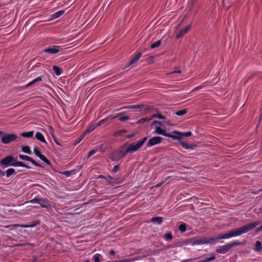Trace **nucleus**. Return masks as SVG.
Instances as JSON below:
<instances>
[{
    "instance_id": "1",
    "label": "nucleus",
    "mask_w": 262,
    "mask_h": 262,
    "mask_svg": "<svg viewBox=\"0 0 262 262\" xmlns=\"http://www.w3.org/2000/svg\"><path fill=\"white\" fill-rule=\"evenodd\" d=\"M154 133L159 135H162L164 136L169 137L172 139L177 140L181 144L183 148L186 149H194L197 147V145L194 144H189L187 142L182 141V139L183 137H190L192 135V133L190 131L186 132H181L178 130H174L172 132V134L170 133H166L165 130L159 126L156 127V130Z\"/></svg>"
},
{
    "instance_id": "2",
    "label": "nucleus",
    "mask_w": 262,
    "mask_h": 262,
    "mask_svg": "<svg viewBox=\"0 0 262 262\" xmlns=\"http://www.w3.org/2000/svg\"><path fill=\"white\" fill-rule=\"evenodd\" d=\"M259 224V221H255L248 225H245L243 226L239 227L237 228H236L235 229L231 230L230 231L225 234H220L216 237H211L212 243H217L219 242V240L220 239H227L232 237L241 235L242 234L246 233L247 232L252 230Z\"/></svg>"
},
{
    "instance_id": "3",
    "label": "nucleus",
    "mask_w": 262,
    "mask_h": 262,
    "mask_svg": "<svg viewBox=\"0 0 262 262\" xmlns=\"http://www.w3.org/2000/svg\"><path fill=\"white\" fill-rule=\"evenodd\" d=\"M1 165L3 168L10 166L22 167L30 169L31 167L27 165L24 162L18 161L17 159L14 158L12 155H9L1 160Z\"/></svg>"
},
{
    "instance_id": "4",
    "label": "nucleus",
    "mask_w": 262,
    "mask_h": 262,
    "mask_svg": "<svg viewBox=\"0 0 262 262\" xmlns=\"http://www.w3.org/2000/svg\"><path fill=\"white\" fill-rule=\"evenodd\" d=\"M243 244L244 243L240 242L238 241H232L225 245L219 246L216 248L215 251L219 253L225 254L234 246H239Z\"/></svg>"
},
{
    "instance_id": "5",
    "label": "nucleus",
    "mask_w": 262,
    "mask_h": 262,
    "mask_svg": "<svg viewBox=\"0 0 262 262\" xmlns=\"http://www.w3.org/2000/svg\"><path fill=\"white\" fill-rule=\"evenodd\" d=\"M125 149V147L122 146L118 150L114 151L110 155V159L112 161H118L123 159L127 154Z\"/></svg>"
},
{
    "instance_id": "6",
    "label": "nucleus",
    "mask_w": 262,
    "mask_h": 262,
    "mask_svg": "<svg viewBox=\"0 0 262 262\" xmlns=\"http://www.w3.org/2000/svg\"><path fill=\"white\" fill-rule=\"evenodd\" d=\"M189 243L192 245H199L203 244H212V238H205L201 237H195L189 239Z\"/></svg>"
},
{
    "instance_id": "7",
    "label": "nucleus",
    "mask_w": 262,
    "mask_h": 262,
    "mask_svg": "<svg viewBox=\"0 0 262 262\" xmlns=\"http://www.w3.org/2000/svg\"><path fill=\"white\" fill-rule=\"evenodd\" d=\"M17 138V135L14 133L7 134L1 131V141L4 144H9L15 141Z\"/></svg>"
},
{
    "instance_id": "8",
    "label": "nucleus",
    "mask_w": 262,
    "mask_h": 262,
    "mask_svg": "<svg viewBox=\"0 0 262 262\" xmlns=\"http://www.w3.org/2000/svg\"><path fill=\"white\" fill-rule=\"evenodd\" d=\"M40 224V221L39 220H36L32 222V223L31 224H27V225H18V224H14V225H8V226H3V227L5 228H8L10 230H12L15 229H16V227H21L24 228H32ZM2 227V226H1Z\"/></svg>"
},
{
    "instance_id": "9",
    "label": "nucleus",
    "mask_w": 262,
    "mask_h": 262,
    "mask_svg": "<svg viewBox=\"0 0 262 262\" xmlns=\"http://www.w3.org/2000/svg\"><path fill=\"white\" fill-rule=\"evenodd\" d=\"M140 147L141 146L137 142H136L130 144L125 150L127 154L128 153H133L137 151Z\"/></svg>"
},
{
    "instance_id": "10",
    "label": "nucleus",
    "mask_w": 262,
    "mask_h": 262,
    "mask_svg": "<svg viewBox=\"0 0 262 262\" xmlns=\"http://www.w3.org/2000/svg\"><path fill=\"white\" fill-rule=\"evenodd\" d=\"M162 138L160 136H156L150 139L146 143L147 147L153 146L160 143L162 142Z\"/></svg>"
},
{
    "instance_id": "11",
    "label": "nucleus",
    "mask_w": 262,
    "mask_h": 262,
    "mask_svg": "<svg viewBox=\"0 0 262 262\" xmlns=\"http://www.w3.org/2000/svg\"><path fill=\"white\" fill-rule=\"evenodd\" d=\"M60 47L58 46H51L45 49L43 51L50 54H54L60 51Z\"/></svg>"
},
{
    "instance_id": "12",
    "label": "nucleus",
    "mask_w": 262,
    "mask_h": 262,
    "mask_svg": "<svg viewBox=\"0 0 262 262\" xmlns=\"http://www.w3.org/2000/svg\"><path fill=\"white\" fill-rule=\"evenodd\" d=\"M19 158L22 160L29 161L31 162L34 165L36 166L43 167L42 165L37 163L34 160H33L31 157L29 156L24 155H19Z\"/></svg>"
},
{
    "instance_id": "13",
    "label": "nucleus",
    "mask_w": 262,
    "mask_h": 262,
    "mask_svg": "<svg viewBox=\"0 0 262 262\" xmlns=\"http://www.w3.org/2000/svg\"><path fill=\"white\" fill-rule=\"evenodd\" d=\"M144 108V111L145 112H147L150 110V108L148 107L147 106H145L144 105L141 104H137V105H129L124 106L121 109L123 108H127L130 110H136V109H142Z\"/></svg>"
},
{
    "instance_id": "14",
    "label": "nucleus",
    "mask_w": 262,
    "mask_h": 262,
    "mask_svg": "<svg viewBox=\"0 0 262 262\" xmlns=\"http://www.w3.org/2000/svg\"><path fill=\"white\" fill-rule=\"evenodd\" d=\"M190 28V26L188 25L185 27L184 29H181L179 32L176 34V37L177 39L182 37L185 34H186Z\"/></svg>"
},
{
    "instance_id": "15",
    "label": "nucleus",
    "mask_w": 262,
    "mask_h": 262,
    "mask_svg": "<svg viewBox=\"0 0 262 262\" xmlns=\"http://www.w3.org/2000/svg\"><path fill=\"white\" fill-rule=\"evenodd\" d=\"M16 173V172L15 170L13 168H9L5 171H1V176H4L6 175L7 178H9L11 176L14 175Z\"/></svg>"
},
{
    "instance_id": "16",
    "label": "nucleus",
    "mask_w": 262,
    "mask_h": 262,
    "mask_svg": "<svg viewBox=\"0 0 262 262\" xmlns=\"http://www.w3.org/2000/svg\"><path fill=\"white\" fill-rule=\"evenodd\" d=\"M38 204L42 208H48L50 206L48 200L42 198H39Z\"/></svg>"
},
{
    "instance_id": "17",
    "label": "nucleus",
    "mask_w": 262,
    "mask_h": 262,
    "mask_svg": "<svg viewBox=\"0 0 262 262\" xmlns=\"http://www.w3.org/2000/svg\"><path fill=\"white\" fill-rule=\"evenodd\" d=\"M124 112L118 113L114 118H119V120L121 122H124L128 120L129 119V117L128 116L124 115Z\"/></svg>"
},
{
    "instance_id": "18",
    "label": "nucleus",
    "mask_w": 262,
    "mask_h": 262,
    "mask_svg": "<svg viewBox=\"0 0 262 262\" xmlns=\"http://www.w3.org/2000/svg\"><path fill=\"white\" fill-rule=\"evenodd\" d=\"M142 55L141 52H138L136 54L135 56L132 59V60L130 61L127 67H129L131 65H133L135 63H136L140 59Z\"/></svg>"
},
{
    "instance_id": "19",
    "label": "nucleus",
    "mask_w": 262,
    "mask_h": 262,
    "mask_svg": "<svg viewBox=\"0 0 262 262\" xmlns=\"http://www.w3.org/2000/svg\"><path fill=\"white\" fill-rule=\"evenodd\" d=\"M35 138L38 140L40 141V142H41L42 143H45L47 144H48V143L46 142V140L42 133H41L39 132H37L35 134Z\"/></svg>"
},
{
    "instance_id": "20",
    "label": "nucleus",
    "mask_w": 262,
    "mask_h": 262,
    "mask_svg": "<svg viewBox=\"0 0 262 262\" xmlns=\"http://www.w3.org/2000/svg\"><path fill=\"white\" fill-rule=\"evenodd\" d=\"M96 127V125L95 124H92L88 127L83 133V136H85L86 135L91 133L93 132Z\"/></svg>"
},
{
    "instance_id": "21",
    "label": "nucleus",
    "mask_w": 262,
    "mask_h": 262,
    "mask_svg": "<svg viewBox=\"0 0 262 262\" xmlns=\"http://www.w3.org/2000/svg\"><path fill=\"white\" fill-rule=\"evenodd\" d=\"M163 219L161 216L153 217L151 219L152 223H157L158 225H160L163 222Z\"/></svg>"
},
{
    "instance_id": "22",
    "label": "nucleus",
    "mask_w": 262,
    "mask_h": 262,
    "mask_svg": "<svg viewBox=\"0 0 262 262\" xmlns=\"http://www.w3.org/2000/svg\"><path fill=\"white\" fill-rule=\"evenodd\" d=\"M53 71L57 76L60 75L62 72V69L57 66H54L53 67Z\"/></svg>"
},
{
    "instance_id": "23",
    "label": "nucleus",
    "mask_w": 262,
    "mask_h": 262,
    "mask_svg": "<svg viewBox=\"0 0 262 262\" xmlns=\"http://www.w3.org/2000/svg\"><path fill=\"white\" fill-rule=\"evenodd\" d=\"M41 81H42V77L39 76V77H37L36 78L34 79V80H33L32 81L29 82L26 85V87H29L30 86H31L33 84H34L37 82H40Z\"/></svg>"
},
{
    "instance_id": "24",
    "label": "nucleus",
    "mask_w": 262,
    "mask_h": 262,
    "mask_svg": "<svg viewBox=\"0 0 262 262\" xmlns=\"http://www.w3.org/2000/svg\"><path fill=\"white\" fill-rule=\"evenodd\" d=\"M254 250L256 252H259L262 250V246L261 242L259 241H257L255 242V247L254 248Z\"/></svg>"
},
{
    "instance_id": "25",
    "label": "nucleus",
    "mask_w": 262,
    "mask_h": 262,
    "mask_svg": "<svg viewBox=\"0 0 262 262\" xmlns=\"http://www.w3.org/2000/svg\"><path fill=\"white\" fill-rule=\"evenodd\" d=\"M64 13V10H62L56 12V13L53 14L51 15V17L52 19H55L59 17Z\"/></svg>"
},
{
    "instance_id": "26",
    "label": "nucleus",
    "mask_w": 262,
    "mask_h": 262,
    "mask_svg": "<svg viewBox=\"0 0 262 262\" xmlns=\"http://www.w3.org/2000/svg\"><path fill=\"white\" fill-rule=\"evenodd\" d=\"M34 153L39 159L41 158V157L43 156V155L41 154V151L39 150V148L37 146H35L34 148Z\"/></svg>"
},
{
    "instance_id": "27",
    "label": "nucleus",
    "mask_w": 262,
    "mask_h": 262,
    "mask_svg": "<svg viewBox=\"0 0 262 262\" xmlns=\"http://www.w3.org/2000/svg\"><path fill=\"white\" fill-rule=\"evenodd\" d=\"M34 131H29L27 132H24L21 134V136L25 138H31L33 136Z\"/></svg>"
},
{
    "instance_id": "28",
    "label": "nucleus",
    "mask_w": 262,
    "mask_h": 262,
    "mask_svg": "<svg viewBox=\"0 0 262 262\" xmlns=\"http://www.w3.org/2000/svg\"><path fill=\"white\" fill-rule=\"evenodd\" d=\"M151 119H153L155 118H157L159 119H166L165 116H163L160 113H158L157 114H154L151 116Z\"/></svg>"
},
{
    "instance_id": "29",
    "label": "nucleus",
    "mask_w": 262,
    "mask_h": 262,
    "mask_svg": "<svg viewBox=\"0 0 262 262\" xmlns=\"http://www.w3.org/2000/svg\"><path fill=\"white\" fill-rule=\"evenodd\" d=\"M151 120H152L151 117L150 116L149 117H145V118H141V119H139V120H138L136 123H137V124L143 123L150 121Z\"/></svg>"
},
{
    "instance_id": "30",
    "label": "nucleus",
    "mask_w": 262,
    "mask_h": 262,
    "mask_svg": "<svg viewBox=\"0 0 262 262\" xmlns=\"http://www.w3.org/2000/svg\"><path fill=\"white\" fill-rule=\"evenodd\" d=\"M162 122H161L160 121H157V120H154L152 123L150 125V127H151L153 125H155V131L156 130V127H157L158 126H159L160 128H161V126H162Z\"/></svg>"
},
{
    "instance_id": "31",
    "label": "nucleus",
    "mask_w": 262,
    "mask_h": 262,
    "mask_svg": "<svg viewBox=\"0 0 262 262\" xmlns=\"http://www.w3.org/2000/svg\"><path fill=\"white\" fill-rule=\"evenodd\" d=\"M215 259V255L213 254L209 257H206L205 259L200 260L199 262H209Z\"/></svg>"
},
{
    "instance_id": "32",
    "label": "nucleus",
    "mask_w": 262,
    "mask_h": 262,
    "mask_svg": "<svg viewBox=\"0 0 262 262\" xmlns=\"http://www.w3.org/2000/svg\"><path fill=\"white\" fill-rule=\"evenodd\" d=\"M187 113V110L186 108H184L178 111H177L175 113V114L179 116H181L185 115Z\"/></svg>"
},
{
    "instance_id": "33",
    "label": "nucleus",
    "mask_w": 262,
    "mask_h": 262,
    "mask_svg": "<svg viewBox=\"0 0 262 262\" xmlns=\"http://www.w3.org/2000/svg\"><path fill=\"white\" fill-rule=\"evenodd\" d=\"M22 151L25 154H31L32 153L30 148L29 146H24L22 147Z\"/></svg>"
},
{
    "instance_id": "34",
    "label": "nucleus",
    "mask_w": 262,
    "mask_h": 262,
    "mask_svg": "<svg viewBox=\"0 0 262 262\" xmlns=\"http://www.w3.org/2000/svg\"><path fill=\"white\" fill-rule=\"evenodd\" d=\"M127 132V130L125 129H121L117 132H115L113 134V136L117 137L123 134L126 133Z\"/></svg>"
},
{
    "instance_id": "35",
    "label": "nucleus",
    "mask_w": 262,
    "mask_h": 262,
    "mask_svg": "<svg viewBox=\"0 0 262 262\" xmlns=\"http://www.w3.org/2000/svg\"><path fill=\"white\" fill-rule=\"evenodd\" d=\"M161 40H158L150 45V48L155 49L156 48H158L161 45Z\"/></svg>"
},
{
    "instance_id": "36",
    "label": "nucleus",
    "mask_w": 262,
    "mask_h": 262,
    "mask_svg": "<svg viewBox=\"0 0 262 262\" xmlns=\"http://www.w3.org/2000/svg\"><path fill=\"white\" fill-rule=\"evenodd\" d=\"M101 258H102V255L98 253H97L93 256L94 262H100Z\"/></svg>"
},
{
    "instance_id": "37",
    "label": "nucleus",
    "mask_w": 262,
    "mask_h": 262,
    "mask_svg": "<svg viewBox=\"0 0 262 262\" xmlns=\"http://www.w3.org/2000/svg\"><path fill=\"white\" fill-rule=\"evenodd\" d=\"M40 159L46 163L47 165L52 166V163L44 155H43Z\"/></svg>"
},
{
    "instance_id": "38",
    "label": "nucleus",
    "mask_w": 262,
    "mask_h": 262,
    "mask_svg": "<svg viewBox=\"0 0 262 262\" xmlns=\"http://www.w3.org/2000/svg\"><path fill=\"white\" fill-rule=\"evenodd\" d=\"M40 159L46 163L47 165L52 166V163L44 155H43Z\"/></svg>"
},
{
    "instance_id": "39",
    "label": "nucleus",
    "mask_w": 262,
    "mask_h": 262,
    "mask_svg": "<svg viewBox=\"0 0 262 262\" xmlns=\"http://www.w3.org/2000/svg\"><path fill=\"white\" fill-rule=\"evenodd\" d=\"M61 174L66 176V177H69L71 174H73V170H66L60 172Z\"/></svg>"
},
{
    "instance_id": "40",
    "label": "nucleus",
    "mask_w": 262,
    "mask_h": 262,
    "mask_svg": "<svg viewBox=\"0 0 262 262\" xmlns=\"http://www.w3.org/2000/svg\"><path fill=\"white\" fill-rule=\"evenodd\" d=\"M179 230L181 232H184L186 230V226L185 223L182 224L179 226Z\"/></svg>"
},
{
    "instance_id": "41",
    "label": "nucleus",
    "mask_w": 262,
    "mask_h": 262,
    "mask_svg": "<svg viewBox=\"0 0 262 262\" xmlns=\"http://www.w3.org/2000/svg\"><path fill=\"white\" fill-rule=\"evenodd\" d=\"M164 238L166 240L168 241V240L172 239L173 238V236H172L171 233H170V232L167 233L164 235Z\"/></svg>"
},
{
    "instance_id": "42",
    "label": "nucleus",
    "mask_w": 262,
    "mask_h": 262,
    "mask_svg": "<svg viewBox=\"0 0 262 262\" xmlns=\"http://www.w3.org/2000/svg\"><path fill=\"white\" fill-rule=\"evenodd\" d=\"M39 198L38 196L35 197L34 199L30 200L28 201V203L34 204V203H38L39 202Z\"/></svg>"
},
{
    "instance_id": "43",
    "label": "nucleus",
    "mask_w": 262,
    "mask_h": 262,
    "mask_svg": "<svg viewBox=\"0 0 262 262\" xmlns=\"http://www.w3.org/2000/svg\"><path fill=\"white\" fill-rule=\"evenodd\" d=\"M147 137H144L141 140L138 141L137 142L139 144L141 147L144 144L145 142L147 140Z\"/></svg>"
},
{
    "instance_id": "44",
    "label": "nucleus",
    "mask_w": 262,
    "mask_h": 262,
    "mask_svg": "<svg viewBox=\"0 0 262 262\" xmlns=\"http://www.w3.org/2000/svg\"><path fill=\"white\" fill-rule=\"evenodd\" d=\"M119 169H120V165L118 164L114 167L112 171L113 172L116 173L118 171V170Z\"/></svg>"
},
{
    "instance_id": "45",
    "label": "nucleus",
    "mask_w": 262,
    "mask_h": 262,
    "mask_svg": "<svg viewBox=\"0 0 262 262\" xmlns=\"http://www.w3.org/2000/svg\"><path fill=\"white\" fill-rule=\"evenodd\" d=\"M180 245H181L179 244V243H178L177 244L169 245L167 246V249H171V248H175V247H178Z\"/></svg>"
},
{
    "instance_id": "46",
    "label": "nucleus",
    "mask_w": 262,
    "mask_h": 262,
    "mask_svg": "<svg viewBox=\"0 0 262 262\" xmlns=\"http://www.w3.org/2000/svg\"><path fill=\"white\" fill-rule=\"evenodd\" d=\"M96 152V150L92 149L90 150L88 155V158H89L90 157H91L92 155H93Z\"/></svg>"
},
{
    "instance_id": "47",
    "label": "nucleus",
    "mask_w": 262,
    "mask_h": 262,
    "mask_svg": "<svg viewBox=\"0 0 262 262\" xmlns=\"http://www.w3.org/2000/svg\"><path fill=\"white\" fill-rule=\"evenodd\" d=\"M53 138H54V141L55 142V143L58 146H63V145L60 143V142L58 140V139L57 138H56L55 137H53Z\"/></svg>"
},
{
    "instance_id": "48",
    "label": "nucleus",
    "mask_w": 262,
    "mask_h": 262,
    "mask_svg": "<svg viewBox=\"0 0 262 262\" xmlns=\"http://www.w3.org/2000/svg\"><path fill=\"white\" fill-rule=\"evenodd\" d=\"M84 137V136H83V133L81 134V135L80 136V137L76 139L75 142L76 144L79 143Z\"/></svg>"
},
{
    "instance_id": "49",
    "label": "nucleus",
    "mask_w": 262,
    "mask_h": 262,
    "mask_svg": "<svg viewBox=\"0 0 262 262\" xmlns=\"http://www.w3.org/2000/svg\"><path fill=\"white\" fill-rule=\"evenodd\" d=\"M204 86L203 85H199L195 88H194L192 90V92H193V91H198V90H200V89H201L202 88H203Z\"/></svg>"
},
{
    "instance_id": "50",
    "label": "nucleus",
    "mask_w": 262,
    "mask_h": 262,
    "mask_svg": "<svg viewBox=\"0 0 262 262\" xmlns=\"http://www.w3.org/2000/svg\"><path fill=\"white\" fill-rule=\"evenodd\" d=\"M105 121V120L104 119H102V120H100L99 122H98L96 124H95L96 125V126H100L103 123H104V122Z\"/></svg>"
},
{
    "instance_id": "51",
    "label": "nucleus",
    "mask_w": 262,
    "mask_h": 262,
    "mask_svg": "<svg viewBox=\"0 0 262 262\" xmlns=\"http://www.w3.org/2000/svg\"><path fill=\"white\" fill-rule=\"evenodd\" d=\"M164 183H165V181H163L161 183H158L157 184H156V185H155L152 187H155V188H158V187L161 186Z\"/></svg>"
},
{
    "instance_id": "52",
    "label": "nucleus",
    "mask_w": 262,
    "mask_h": 262,
    "mask_svg": "<svg viewBox=\"0 0 262 262\" xmlns=\"http://www.w3.org/2000/svg\"><path fill=\"white\" fill-rule=\"evenodd\" d=\"M261 231H262V225L261 226H260L259 227H257L255 230L256 232H259Z\"/></svg>"
},
{
    "instance_id": "53",
    "label": "nucleus",
    "mask_w": 262,
    "mask_h": 262,
    "mask_svg": "<svg viewBox=\"0 0 262 262\" xmlns=\"http://www.w3.org/2000/svg\"><path fill=\"white\" fill-rule=\"evenodd\" d=\"M164 123H165V124L170 125V126L172 125V124L171 123H170V120H166L164 121Z\"/></svg>"
},
{
    "instance_id": "54",
    "label": "nucleus",
    "mask_w": 262,
    "mask_h": 262,
    "mask_svg": "<svg viewBox=\"0 0 262 262\" xmlns=\"http://www.w3.org/2000/svg\"><path fill=\"white\" fill-rule=\"evenodd\" d=\"M190 6V9H191L193 7V6L194 5V3L193 2V1H191V3H189L188 4Z\"/></svg>"
},
{
    "instance_id": "55",
    "label": "nucleus",
    "mask_w": 262,
    "mask_h": 262,
    "mask_svg": "<svg viewBox=\"0 0 262 262\" xmlns=\"http://www.w3.org/2000/svg\"><path fill=\"white\" fill-rule=\"evenodd\" d=\"M134 136H135V134H132L127 135L126 137L127 138L129 139V138L134 137Z\"/></svg>"
},
{
    "instance_id": "56",
    "label": "nucleus",
    "mask_w": 262,
    "mask_h": 262,
    "mask_svg": "<svg viewBox=\"0 0 262 262\" xmlns=\"http://www.w3.org/2000/svg\"><path fill=\"white\" fill-rule=\"evenodd\" d=\"M115 253H116V252H115V250H110V254L111 255H114V254H115Z\"/></svg>"
},
{
    "instance_id": "57",
    "label": "nucleus",
    "mask_w": 262,
    "mask_h": 262,
    "mask_svg": "<svg viewBox=\"0 0 262 262\" xmlns=\"http://www.w3.org/2000/svg\"><path fill=\"white\" fill-rule=\"evenodd\" d=\"M98 178H101V179H106V178L105 177V176H103V175H99L98 176Z\"/></svg>"
},
{
    "instance_id": "58",
    "label": "nucleus",
    "mask_w": 262,
    "mask_h": 262,
    "mask_svg": "<svg viewBox=\"0 0 262 262\" xmlns=\"http://www.w3.org/2000/svg\"><path fill=\"white\" fill-rule=\"evenodd\" d=\"M181 73V71L180 70H178V71H174L172 72L171 73L176 74V73Z\"/></svg>"
},
{
    "instance_id": "59",
    "label": "nucleus",
    "mask_w": 262,
    "mask_h": 262,
    "mask_svg": "<svg viewBox=\"0 0 262 262\" xmlns=\"http://www.w3.org/2000/svg\"><path fill=\"white\" fill-rule=\"evenodd\" d=\"M115 116H114V115H110V116H109V118H110V119H115V118H114Z\"/></svg>"
},
{
    "instance_id": "60",
    "label": "nucleus",
    "mask_w": 262,
    "mask_h": 262,
    "mask_svg": "<svg viewBox=\"0 0 262 262\" xmlns=\"http://www.w3.org/2000/svg\"><path fill=\"white\" fill-rule=\"evenodd\" d=\"M108 178H109L110 179H111V180L113 179L112 177L110 176H108Z\"/></svg>"
},
{
    "instance_id": "61",
    "label": "nucleus",
    "mask_w": 262,
    "mask_h": 262,
    "mask_svg": "<svg viewBox=\"0 0 262 262\" xmlns=\"http://www.w3.org/2000/svg\"><path fill=\"white\" fill-rule=\"evenodd\" d=\"M261 118H262V114L260 116L259 121H260V120H261Z\"/></svg>"
},
{
    "instance_id": "62",
    "label": "nucleus",
    "mask_w": 262,
    "mask_h": 262,
    "mask_svg": "<svg viewBox=\"0 0 262 262\" xmlns=\"http://www.w3.org/2000/svg\"><path fill=\"white\" fill-rule=\"evenodd\" d=\"M1 232H4V229H1Z\"/></svg>"
},
{
    "instance_id": "63",
    "label": "nucleus",
    "mask_w": 262,
    "mask_h": 262,
    "mask_svg": "<svg viewBox=\"0 0 262 262\" xmlns=\"http://www.w3.org/2000/svg\"><path fill=\"white\" fill-rule=\"evenodd\" d=\"M149 58H151V59H154V57L152 56L149 57Z\"/></svg>"
},
{
    "instance_id": "64",
    "label": "nucleus",
    "mask_w": 262,
    "mask_h": 262,
    "mask_svg": "<svg viewBox=\"0 0 262 262\" xmlns=\"http://www.w3.org/2000/svg\"><path fill=\"white\" fill-rule=\"evenodd\" d=\"M258 191H259V192H261V191H262V189H260Z\"/></svg>"
}]
</instances>
